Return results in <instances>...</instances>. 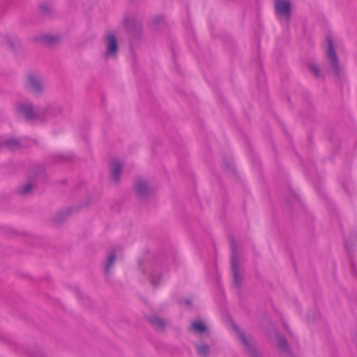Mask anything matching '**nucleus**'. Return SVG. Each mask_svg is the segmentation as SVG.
Segmentation results:
<instances>
[{
    "label": "nucleus",
    "mask_w": 357,
    "mask_h": 357,
    "mask_svg": "<svg viewBox=\"0 0 357 357\" xmlns=\"http://www.w3.org/2000/svg\"><path fill=\"white\" fill-rule=\"evenodd\" d=\"M45 40L48 43L52 44L55 41L56 38L53 36H47L45 37Z\"/></svg>",
    "instance_id": "412c9836"
},
{
    "label": "nucleus",
    "mask_w": 357,
    "mask_h": 357,
    "mask_svg": "<svg viewBox=\"0 0 357 357\" xmlns=\"http://www.w3.org/2000/svg\"><path fill=\"white\" fill-rule=\"evenodd\" d=\"M58 111H59L58 109H56L55 108H53V107H50V108L47 109L46 111L45 112V116L43 117V119H48L50 116L54 115V114L56 112H57Z\"/></svg>",
    "instance_id": "f3484780"
},
{
    "label": "nucleus",
    "mask_w": 357,
    "mask_h": 357,
    "mask_svg": "<svg viewBox=\"0 0 357 357\" xmlns=\"http://www.w3.org/2000/svg\"><path fill=\"white\" fill-rule=\"evenodd\" d=\"M232 327L241 343L249 352L252 353L254 349L252 347V339L247 337L244 333L240 331L238 327L235 324H232Z\"/></svg>",
    "instance_id": "0eeeda50"
},
{
    "label": "nucleus",
    "mask_w": 357,
    "mask_h": 357,
    "mask_svg": "<svg viewBox=\"0 0 357 357\" xmlns=\"http://www.w3.org/2000/svg\"><path fill=\"white\" fill-rule=\"evenodd\" d=\"M52 9V6L50 3H45L40 6V10L43 13H48Z\"/></svg>",
    "instance_id": "6ab92c4d"
},
{
    "label": "nucleus",
    "mask_w": 357,
    "mask_h": 357,
    "mask_svg": "<svg viewBox=\"0 0 357 357\" xmlns=\"http://www.w3.org/2000/svg\"><path fill=\"white\" fill-rule=\"evenodd\" d=\"M16 111L28 120L33 119L37 116L32 105L29 102H18L16 107Z\"/></svg>",
    "instance_id": "7ed1b4c3"
},
{
    "label": "nucleus",
    "mask_w": 357,
    "mask_h": 357,
    "mask_svg": "<svg viewBox=\"0 0 357 357\" xmlns=\"http://www.w3.org/2000/svg\"><path fill=\"white\" fill-rule=\"evenodd\" d=\"M231 266L233 275V282L236 287L241 284V279L238 274V255L234 243H231Z\"/></svg>",
    "instance_id": "f03ea898"
},
{
    "label": "nucleus",
    "mask_w": 357,
    "mask_h": 357,
    "mask_svg": "<svg viewBox=\"0 0 357 357\" xmlns=\"http://www.w3.org/2000/svg\"><path fill=\"white\" fill-rule=\"evenodd\" d=\"M105 43L107 47L105 52V56H115L118 52V44L114 35L112 33L107 35V36L106 37Z\"/></svg>",
    "instance_id": "20e7f679"
},
{
    "label": "nucleus",
    "mask_w": 357,
    "mask_h": 357,
    "mask_svg": "<svg viewBox=\"0 0 357 357\" xmlns=\"http://www.w3.org/2000/svg\"><path fill=\"white\" fill-rule=\"evenodd\" d=\"M275 10L278 15H281L286 19L290 16L291 6L289 2L284 0L275 1Z\"/></svg>",
    "instance_id": "423d86ee"
},
{
    "label": "nucleus",
    "mask_w": 357,
    "mask_h": 357,
    "mask_svg": "<svg viewBox=\"0 0 357 357\" xmlns=\"http://www.w3.org/2000/svg\"><path fill=\"white\" fill-rule=\"evenodd\" d=\"M26 86L36 96H39L43 91V86L39 78L34 75H29L27 78Z\"/></svg>",
    "instance_id": "39448f33"
},
{
    "label": "nucleus",
    "mask_w": 357,
    "mask_h": 357,
    "mask_svg": "<svg viewBox=\"0 0 357 357\" xmlns=\"http://www.w3.org/2000/svg\"><path fill=\"white\" fill-rule=\"evenodd\" d=\"M151 282L155 286L158 285L159 283V280L155 278L154 273H151Z\"/></svg>",
    "instance_id": "aec40b11"
},
{
    "label": "nucleus",
    "mask_w": 357,
    "mask_h": 357,
    "mask_svg": "<svg viewBox=\"0 0 357 357\" xmlns=\"http://www.w3.org/2000/svg\"><path fill=\"white\" fill-rule=\"evenodd\" d=\"M309 68L312 73L315 76L318 77L319 75V70L318 67L314 63L309 64Z\"/></svg>",
    "instance_id": "a211bd4d"
},
{
    "label": "nucleus",
    "mask_w": 357,
    "mask_h": 357,
    "mask_svg": "<svg viewBox=\"0 0 357 357\" xmlns=\"http://www.w3.org/2000/svg\"><path fill=\"white\" fill-rule=\"evenodd\" d=\"M186 304L190 305V302L189 301H186Z\"/></svg>",
    "instance_id": "5701e85b"
},
{
    "label": "nucleus",
    "mask_w": 357,
    "mask_h": 357,
    "mask_svg": "<svg viewBox=\"0 0 357 357\" xmlns=\"http://www.w3.org/2000/svg\"><path fill=\"white\" fill-rule=\"evenodd\" d=\"M135 190L139 198L144 199L150 194V189L146 182L142 178H138L135 183Z\"/></svg>",
    "instance_id": "1a4fd4ad"
},
{
    "label": "nucleus",
    "mask_w": 357,
    "mask_h": 357,
    "mask_svg": "<svg viewBox=\"0 0 357 357\" xmlns=\"http://www.w3.org/2000/svg\"><path fill=\"white\" fill-rule=\"evenodd\" d=\"M149 321L153 326H154L155 327H156L158 328L162 329L165 326V321L156 316H153V317H150Z\"/></svg>",
    "instance_id": "4468645a"
},
{
    "label": "nucleus",
    "mask_w": 357,
    "mask_h": 357,
    "mask_svg": "<svg viewBox=\"0 0 357 357\" xmlns=\"http://www.w3.org/2000/svg\"><path fill=\"white\" fill-rule=\"evenodd\" d=\"M20 146L19 141L13 139H9L7 140H3L0 137V151L3 149L4 147H7L10 149H15Z\"/></svg>",
    "instance_id": "9d476101"
},
{
    "label": "nucleus",
    "mask_w": 357,
    "mask_h": 357,
    "mask_svg": "<svg viewBox=\"0 0 357 357\" xmlns=\"http://www.w3.org/2000/svg\"><path fill=\"white\" fill-rule=\"evenodd\" d=\"M116 259V254L114 252H111L107 259V261L105 266V271L108 273L111 267L114 265Z\"/></svg>",
    "instance_id": "ddd939ff"
},
{
    "label": "nucleus",
    "mask_w": 357,
    "mask_h": 357,
    "mask_svg": "<svg viewBox=\"0 0 357 357\" xmlns=\"http://www.w3.org/2000/svg\"><path fill=\"white\" fill-rule=\"evenodd\" d=\"M345 248H346V249H347V250H349V246H348V244H347V243H346V244H345Z\"/></svg>",
    "instance_id": "4be33fe9"
},
{
    "label": "nucleus",
    "mask_w": 357,
    "mask_h": 357,
    "mask_svg": "<svg viewBox=\"0 0 357 357\" xmlns=\"http://www.w3.org/2000/svg\"><path fill=\"white\" fill-rule=\"evenodd\" d=\"M123 163L117 159H114L110 163L111 178L116 182L119 180L122 171Z\"/></svg>",
    "instance_id": "6e6552de"
},
{
    "label": "nucleus",
    "mask_w": 357,
    "mask_h": 357,
    "mask_svg": "<svg viewBox=\"0 0 357 357\" xmlns=\"http://www.w3.org/2000/svg\"><path fill=\"white\" fill-rule=\"evenodd\" d=\"M278 342V348L283 352H289V345L287 342L285 338L282 336L280 333H276Z\"/></svg>",
    "instance_id": "9b49d317"
},
{
    "label": "nucleus",
    "mask_w": 357,
    "mask_h": 357,
    "mask_svg": "<svg viewBox=\"0 0 357 357\" xmlns=\"http://www.w3.org/2000/svg\"><path fill=\"white\" fill-rule=\"evenodd\" d=\"M190 328L195 332L202 333L206 331V326L201 321H193L191 324Z\"/></svg>",
    "instance_id": "f8f14e48"
},
{
    "label": "nucleus",
    "mask_w": 357,
    "mask_h": 357,
    "mask_svg": "<svg viewBox=\"0 0 357 357\" xmlns=\"http://www.w3.org/2000/svg\"><path fill=\"white\" fill-rule=\"evenodd\" d=\"M196 349L202 357H207L209 354V347L206 344H197Z\"/></svg>",
    "instance_id": "2eb2a0df"
},
{
    "label": "nucleus",
    "mask_w": 357,
    "mask_h": 357,
    "mask_svg": "<svg viewBox=\"0 0 357 357\" xmlns=\"http://www.w3.org/2000/svg\"><path fill=\"white\" fill-rule=\"evenodd\" d=\"M327 50L326 56L330 66L336 76L340 75V68L337 56L333 47V40L330 36L326 37Z\"/></svg>",
    "instance_id": "f257e3e1"
},
{
    "label": "nucleus",
    "mask_w": 357,
    "mask_h": 357,
    "mask_svg": "<svg viewBox=\"0 0 357 357\" xmlns=\"http://www.w3.org/2000/svg\"><path fill=\"white\" fill-rule=\"evenodd\" d=\"M33 186L31 183H26L20 187L18 190V193L21 195L26 196L31 192Z\"/></svg>",
    "instance_id": "dca6fc26"
}]
</instances>
